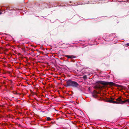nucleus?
<instances>
[{
	"label": "nucleus",
	"mask_w": 129,
	"mask_h": 129,
	"mask_svg": "<svg viewBox=\"0 0 129 129\" xmlns=\"http://www.w3.org/2000/svg\"><path fill=\"white\" fill-rule=\"evenodd\" d=\"M96 83L97 84L96 86V88H102V87L100 86L99 84H101L103 85L104 86H106L109 85L111 86H115L119 87H123V86L121 85L116 84L115 83L112 82H109L102 81H96Z\"/></svg>",
	"instance_id": "obj_1"
},
{
	"label": "nucleus",
	"mask_w": 129,
	"mask_h": 129,
	"mask_svg": "<svg viewBox=\"0 0 129 129\" xmlns=\"http://www.w3.org/2000/svg\"><path fill=\"white\" fill-rule=\"evenodd\" d=\"M79 84L76 82L71 80H68L67 81L66 87L71 86L74 88H76L79 86Z\"/></svg>",
	"instance_id": "obj_2"
},
{
	"label": "nucleus",
	"mask_w": 129,
	"mask_h": 129,
	"mask_svg": "<svg viewBox=\"0 0 129 129\" xmlns=\"http://www.w3.org/2000/svg\"><path fill=\"white\" fill-rule=\"evenodd\" d=\"M114 100V98H111L110 99H107L106 100V101L107 102L113 104L116 103L117 104H123V103H121V101H122L120 97L118 98L117 99H116L117 101H114L113 100Z\"/></svg>",
	"instance_id": "obj_3"
},
{
	"label": "nucleus",
	"mask_w": 129,
	"mask_h": 129,
	"mask_svg": "<svg viewBox=\"0 0 129 129\" xmlns=\"http://www.w3.org/2000/svg\"><path fill=\"white\" fill-rule=\"evenodd\" d=\"M65 56L67 58H71L73 59L74 58H76V56H74V55H65Z\"/></svg>",
	"instance_id": "obj_4"
},
{
	"label": "nucleus",
	"mask_w": 129,
	"mask_h": 129,
	"mask_svg": "<svg viewBox=\"0 0 129 129\" xmlns=\"http://www.w3.org/2000/svg\"><path fill=\"white\" fill-rule=\"evenodd\" d=\"M126 102H128L129 103V99H127L126 100H125L124 101H121V103H123V104Z\"/></svg>",
	"instance_id": "obj_5"
},
{
	"label": "nucleus",
	"mask_w": 129,
	"mask_h": 129,
	"mask_svg": "<svg viewBox=\"0 0 129 129\" xmlns=\"http://www.w3.org/2000/svg\"><path fill=\"white\" fill-rule=\"evenodd\" d=\"M92 95L93 97L95 98H97V95L96 94H92Z\"/></svg>",
	"instance_id": "obj_6"
},
{
	"label": "nucleus",
	"mask_w": 129,
	"mask_h": 129,
	"mask_svg": "<svg viewBox=\"0 0 129 129\" xmlns=\"http://www.w3.org/2000/svg\"><path fill=\"white\" fill-rule=\"evenodd\" d=\"M83 78L84 80H86L87 78V77L86 75H84L83 76Z\"/></svg>",
	"instance_id": "obj_7"
},
{
	"label": "nucleus",
	"mask_w": 129,
	"mask_h": 129,
	"mask_svg": "<svg viewBox=\"0 0 129 129\" xmlns=\"http://www.w3.org/2000/svg\"><path fill=\"white\" fill-rule=\"evenodd\" d=\"M47 120L48 121H50L51 120L50 118L49 117H47L46 118Z\"/></svg>",
	"instance_id": "obj_8"
},
{
	"label": "nucleus",
	"mask_w": 129,
	"mask_h": 129,
	"mask_svg": "<svg viewBox=\"0 0 129 129\" xmlns=\"http://www.w3.org/2000/svg\"><path fill=\"white\" fill-rule=\"evenodd\" d=\"M94 93H96V94H98V93H99L97 91L94 90Z\"/></svg>",
	"instance_id": "obj_9"
},
{
	"label": "nucleus",
	"mask_w": 129,
	"mask_h": 129,
	"mask_svg": "<svg viewBox=\"0 0 129 129\" xmlns=\"http://www.w3.org/2000/svg\"><path fill=\"white\" fill-rule=\"evenodd\" d=\"M40 49H41L42 50H45V49L43 47L40 48Z\"/></svg>",
	"instance_id": "obj_10"
},
{
	"label": "nucleus",
	"mask_w": 129,
	"mask_h": 129,
	"mask_svg": "<svg viewBox=\"0 0 129 129\" xmlns=\"http://www.w3.org/2000/svg\"><path fill=\"white\" fill-rule=\"evenodd\" d=\"M38 52L41 53H42L43 54V52L42 51H38Z\"/></svg>",
	"instance_id": "obj_11"
},
{
	"label": "nucleus",
	"mask_w": 129,
	"mask_h": 129,
	"mask_svg": "<svg viewBox=\"0 0 129 129\" xmlns=\"http://www.w3.org/2000/svg\"><path fill=\"white\" fill-rule=\"evenodd\" d=\"M126 45H127L128 46H129V43H127V44H125Z\"/></svg>",
	"instance_id": "obj_12"
},
{
	"label": "nucleus",
	"mask_w": 129,
	"mask_h": 129,
	"mask_svg": "<svg viewBox=\"0 0 129 129\" xmlns=\"http://www.w3.org/2000/svg\"><path fill=\"white\" fill-rule=\"evenodd\" d=\"M12 87H10V89H12Z\"/></svg>",
	"instance_id": "obj_13"
},
{
	"label": "nucleus",
	"mask_w": 129,
	"mask_h": 129,
	"mask_svg": "<svg viewBox=\"0 0 129 129\" xmlns=\"http://www.w3.org/2000/svg\"><path fill=\"white\" fill-rule=\"evenodd\" d=\"M3 84H5V82H3Z\"/></svg>",
	"instance_id": "obj_14"
},
{
	"label": "nucleus",
	"mask_w": 129,
	"mask_h": 129,
	"mask_svg": "<svg viewBox=\"0 0 129 129\" xmlns=\"http://www.w3.org/2000/svg\"><path fill=\"white\" fill-rule=\"evenodd\" d=\"M2 14V12H0V15Z\"/></svg>",
	"instance_id": "obj_15"
},
{
	"label": "nucleus",
	"mask_w": 129,
	"mask_h": 129,
	"mask_svg": "<svg viewBox=\"0 0 129 129\" xmlns=\"http://www.w3.org/2000/svg\"><path fill=\"white\" fill-rule=\"evenodd\" d=\"M16 94H19V95H20V94H18V93H16Z\"/></svg>",
	"instance_id": "obj_16"
},
{
	"label": "nucleus",
	"mask_w": 129,
	"mask_h": 129,
	"mask_svg": "<svg viewBox=\"0 0 129 129\" xmlns=\"http://www.w3.org/2000/svg\"><path fill=\"white\" fill-rule=\"evenodd\" d=\"M36 50L37 51H38V50Z\"/></svg>",
	"instance_id": "obj_17"
},
{
	"label": "nucleus",
	"mask_w": 129,
	"mask_h": 129,
	"mask_svg": "<svg viewBox=\"0 0 129 129\" xmlns=\"http://www.w3.org/2000/svg\"><path fill=\"white\" fill-rule=\"evenodd\" d=\"M32 51H33V50H32Z\"/></svg>",
	"instance_id": "obj_18"
}]
</instances>
